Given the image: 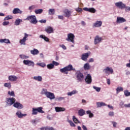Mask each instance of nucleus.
Here are the masks:
<instances>
[{
    "mask_svg": "<svg viewBox=\"0 0 130 130\" xmlns=\"http://www.w3.org/2000/svg\"><path fill=\"white\" fill-rule=\"evenodd\" d=\"M25 20L26 21H29L30 23L34 25H36L37 23H38V20H37V18H36L35 15H30L27 16Z\"/></svg>",
    "mask_w": 130,
    "mask_h": 130,
    "instance_id": "1",
    "label": "nucleus"
},
{
    "mask_svg": "<svg viewBox=\"0 0 130 130\" xmlns=\"http://www.w3.org/2000/svg\"><path fill=\"white\" fill-rule=\"evenodd\" d=\"M43 108L41 107H38V108H33L32 109V115H37L38 112L39 113H44V111L42 110Z\"/></svg>",
    "mask_w": 130,
    "mask_h": 130,
    "instance_id": "2",
    "label": "nucleus"
},
{
    "mask_svg": "<svg viewBox=\"0 0 130 130\" xmlns=\"http://www.w3.org/2000/svg\"><path fill=\"white\" fill-rule=\"evenodd\" d=\"M6 103L8 106H12L14 105L16 102V99L14 98H8L6 99Z\"/></svg>",
    "mask_w": 130,
    "mask_h": 130,
    "instance_id": "3",
    "label": "nucleus"
},
{
    "mask_svg": "<svg viewBox=\"0 0 130 130\" xmlns=\"http://www.w3.org/2000/svg\"><path fill=\"white\" fill-rule=\"evenodd\" d=\"M67 36L68 37L66 39L67 41L72 42V43H75V35L73 34H68Z\"/></svg>",
    "mask_w": 130,
    "mask_h": 130,
    "instance_id": "4",
    "label": "nucleus"
},
{
    "mask_svg": "<svg viewBox=\"0 0 130 130\" xmlns=\"http://www.w3.org/2000/svg\"><path fill=\"white\" fill-rule=\"evenodd\" d=\"M29 35L27 34V33H24V37L19 41V43L21 45H26V41L28 40V37Z\"/></svg>",
    "mask_w": 130,
    "mask_h": 130,
    "instance_id": "5",
    "label": "nucleus"
},
{
    "mask_svg": "<svg viewBox=\"0 0 130 130\" xmlns=\"http://www.w3.org/2000/svg\"><path fill=\"white\" fill-rule=\"evenodd\" d=\"M23 63H24L25 66H28V67H32V68H34V66H35L34 61L30 60H24L23 61Z\"/></svg>",
    "mask_w": 130,
    "mask_h": 130,
    "instance_id": "6",
    "label": "nucleus"
},
{
    "mask_svg": "<svg viewBox=\"0 0 130 130\" xmlns=\"http://www.w3.org/2000/svg\"><path fill=\"white\" fill-rule=\"evenodd\" d=\"M104 73L107 76L113 74V69L111 67H106L104 69Z\"/></svg>",
    "mask_w": 130,
    "mask_h": 130,
    "instance_id": "7",
    "label": "nucleus"
},
{
    "mask_svg": "<svg viewBox=\"0 0 130 130\" xmlns=\"http://www.w3.org/2000/svg\"><path fill=\"white\" fill-rule=\"evenodd\" d=\"M115 6L120 9L123 10L125 8V4L122 2H118L115 3Z\"/></svg>",
    "mask_w": 130,
    "mask_h": 130,
    "instance_id": "8",
    "label": "nucleus"
},
{
    "mask_svg": "<svg viewBox=\"0 0 130 130\" xmlns=\"http://www.w3.org/2000/svg\"><path fill=\"white\" fill-rule=\"evenodd\" d=\"M90 54H91V52H90L82 54L81 57V59L82 60H84V61H87L88 57H89Z\"/></svg>",
    "mask_w": 130,
    "mask_h": 130,
    "instance_id": "9",
    "label": "nucleus"
},
{
    "mask_svg": "<svg viewBox=\"0 0 130 130\" xmlns=\"http://www.w3.org/2000/svg\"><path fill=\"white\" fill-rule=\"evenodd\" d=\"M13 107L17 108V109H23V108H24V106L19 102H15L13 105Z\"/></svg>",
    "mask_w": 130,
    "mask_h": 130,
    "instance_id": "10",
    "label": "nucleus"
},
{
    "mask_svg": "<svg viewBox=\"0 0 130 130\" xmlns=\"http://www.w3.org/2000/svg\"><path fill=\"white\" fill-rule=\"evenodd\" d=\"M46 96L47 98H48V99H50V100H53V99H55V95H54V93L50 91H48Z\"/></svg>",
    "mask_w": 130,
    "mask_h": 130,
    "instance_id": "11",
    "label": "nucleus"
},
{
    "mask_svg": "<svg viewBox=\"0 0 130 130\" xmlns=\"http://www.w3.org/2000/svg\"><path fill=\"white\" fill-rule=\"evenodd\" d=\"M85 80L86 84H91L92 83V76L90 74H87Z\"/></svg>",
    "mask_w": 130,
    "mask_h": 130,
    "instance_id": "12",
    "label": "nucleus"
},
{
    "mask_svg": "<svg viewBox=\"0 0 130 130\" xmlns=\"http://www.w3.org/2000/svg\"><path fill=\"white\" fill-rule=\"evenodd\" d=\"M76 77L79 82H82L84 80V75L81 72L77 73Z\"/></svg>",
    "mask_w": 130,
    "mask_h": 130,
    "instance_id": "13",
    "label": "nucleus"
},
{
    "mask_svg": "<svg viewBox=\"0 0 130 130\" xmlns=\"http://www.w3.org/2000/svg\"><path fill=\"white\" fill-rule=\"evenodd\" d=\"M45 32L47 33L48 34H51V33H54V31L53 30V28L50 26H47L45 29Z\"/></svg>",
    "mask_w": 130,
    "mask_h": 130,
    "instance_id": "14",
    "label": "nucleus"
},
{
    "mask_svg": "<svg viewBox=\"0 0 130 130\" xmlns=\"http://www.w3.org/2000/svg\"><path fill=\"white\" fill-rule=\"evenodd\" d=\"M8 80L10 82H16L18 80V77L15 75H10L8 77Z\"/></svg>",
    "mask_w": 130,
    "mask_h": 130,
    "instance_id": "15",
    "label": "nucleus"
},
{
    "mask_svg": "<svg viewBox=\"0 0 130 130\" xmlns=\"http://www.w3.org/2000/svg\"><path fill=\"white\" fill-rule=\"evenodd\" d=\"M16 114L18 118H22L23 117L27 116V114H22V112L20 110L17 111Z\"/></svg>",
    "mask_w": 130,
    "mask_h": 130,
    "instance_id": "16",
    "label": "nucleus"
},
{
    "mask_svg": "<svg viewBox=\"0 0 130 130\" xmlns=\"http://www.w3.org/2000/svg\"><path fill=\"white\" fill-rule=\"evenodd\" d=\"M66 68V70H67V72H72V71H73V72H76V69L73 68V65L69 64L68 66L65 67Z\"/></svg>",
    "mask_w": 130,
    "mask_h": 130,
    "instance_id": "17",
    "label": "nucleus"
},
{
    "mask_svg": "<svg viewBox=\"0 0 130 130\" xmlns=\"http://www.w3.org/2000/svg\"><path fill=\"white\" fill-rule=\"evenodd\" d=\"M71 15H72V11L68 9H66L64 10V16H65V17H67V18H70V17H71Z\"/></svg>",
    "mask_w": 130,
    "mask_h": 130,
    "instance_id": "18",
    "label": "nucleus"
},
{
    "mask_svg": "<svg viewBox=\"0 0 130 130\" xmlns=\"http://www.w3.org/2000/svg\"><path fill=\"white\" fill-rule=\"evenodd\" d=\"M83 10L85 11V12H89V13H95L96 12V10L93 8H88L85 7L83 8Z\"/></svg>",
    "mask_w": 130,
    "mask_h": 130,
    "instance_id": "19",
    "label": "nucleus"
},
{
    "mask_svg": "<svg viewBox=\"0 0 130 130\" xmlns=\"http://www.w3.org/2000/svg\"><path fill=\"white\" fill-rule=\"evenodd\" d=\"M13 14L16 15V14H23V11L20 10L19 8H14L13 10Z\"/></svg>",
    "mask_w": 130,
    "mask_h": 130,
    "instance_id": "20",
    "label": "nucleus"
},
{
    "mask_svg": "<svg viewBox=\"0 0 130 130\" xmlns=\"http://www.w3.org/2000/svg\"><path fill=\"white\" fill-rule=\"evenodd\" d=\"M126 22V19L123 17H117V23H121L123 22Z\"/></svg>",
    "mask_w": 130,
    "mask_h": 130,
    "instance_id": "21",
    "label": "nucleus"
},
{
    "mask_svg": "<svg viewBox=\"0 0 130 130\" xmlns=\"http://www.w3.org/2000/svg\"><path fill=\"white\" fill-rule=\"evenodd\" d=\"M55 110L56 112H61L66 111V109L62 107H55Z\"/></svg>",
    "mask_w": 130,
    "mask_h": 130,
    "instance_id": "22",
    "label": "nucleus"
},
{
    "mask_svg": "<svg viewBox=\"0 0 130 130\" xmlns=\"http://www.w3.org/2000/svg\"><path fill=\"white\" fill-rule=\"evenodd\" d=\"M0 43H6V44H10L11 41L8 39H0Z\"/></svg>",
    "mask_w": 130,
    "mask_h": 130,
    "instance_id": "23",
    "label": "nucleus"
},
{
    "mask_svg": "<svg viewBox=\"0 0 130 130\" xmlns=\"http://www.w3.org/2000/svg\"><path fill=\"white\" fill-rule=\"evenodd\" d=\"M78 91L77 90H73L71 92H68L67 93L68 96H73V95H76V94H78Z\"/></svg>",
    "mask_w": 130,
    "mask_h": 130,
    "instance_id": "24",
    "label": "nucleus"
},
{
    "mask_svg": "<svg viewBox=\"0 0 130 130\" xmlns=\"http://www.w3.org/2000/svg\"><path fill=\"white\" fill-rule=\"evenodd\" d=\"M21 22H23V20L18 18L16 19L14 22V25L15 26H19L21 23Z\"/></svg>",
    "mask_w": 130,
    "mask_h": 130,
    "instance_id": "25",
    "label": "nucleus"
},
{
    "mask_svg": "<svg viewBox=\"0 0 130 130\" xmlns=\"http://www.w3.org/2000/svg\"><path fill=\"white\" fill-rule=\"evenodd\" d=\"M33 79L38 82H42V76H34Z\"/></svg>",
    "mask_w": 130,
    "mask_h": 130,
    "instance_id": "26",
    "label": "nucleus"
},
{
    "mask_svg": "<svg viewBox=\"0 0 130 130\" xmlns=\"http://www.w3.org/2000/svg\"><path fill=\"white\" fill-rule=\"evenodd\" d=\"M30 53L32 55H37V54H39V51L38 49H34L33 50L30 51Z\"/></svg>",
    "mask_w": 130,
    "mask_h": 130,
    "instance_id": "27",
    "label": "nucleus"
},
{
    "mask_svg": "<svg viewBox=\"0 0 130 130\" xmlns=\"http://www.w3.org/2000/svg\"><path fill=\"white\" fill-rule=\"evenodd\" d=\"M48 91H47V89L46 88H43L42 91H41V95H45L46 96L47 95L48 93Z\"/></svg>",
    "mask_w": 130,
    "mask_h": 130,
    "instance_id": "28",
    "label": "nucleus"
},
{
    "mask_svg": "<svg viewBox=\"0 0 130 130\" xmlns=\"http://www.w3.org/2000/svg\"><path fill=\"white\" fill-rule=\"evenodd\" d=\"M84 69L85 71H88V70H90L91 69V66H90V64L89 63H86L84 65Z\"/></svg>",
    "mask_w": 130,
    "mask_h": 130,
    "instance_id": "29",
    "label": "nucleus"
},
{
    "mask_svg": "<svg viewBox=\"0 0 130 130\" xmlns=\"http://www.w3.org/2000/svg\"><path fill=\"white\" fill-rule=\"evenodd\" d=\"M60 72L61 73H62L63 74H66V75H68V74H69V72H68V70H67V68L66 67L60 69Z\"/></svg>",
    "mask_w": 130,
    "mask_h": 130,
    "instance_id": "30",
    "label": "nucleus"
},
{
    "mask_svg": "<svg viewBox=\"0 0 130 130\" xmlns=\"http://www.w3.org/2000/svg\"><path fill=\"white\" fill-rule=\"evenodd\" d=\"M48 14L50 16H52V15H54V14H55V10L54 9H50L48 11Z\"/></svg>",
    "mask_w": 130,
    "mask_h": 130,
    "instance_id": "31",
    "label": "nucleus"
},
{
    "mask_svg": "<svg viewBox=\"0 0 130 130\" xmlns=\"http://www.w3.org/2000/svg\"><path fill=\"white\" fill-rule=\"evenodd\" d=\"M40 38H42V39H44L46 42H49V39L48 38L46 37L45 36L42 35L40 36Z\"/></svg>",
    "mask_w": 130,
    "mask_h": 130,
    "instance_id": "32",
    "label": "nucleus"
},
{
    "mask_svg": "<svg viewBox=\"0 0 130 130\" xmlns=\"http://www.w3.org/2000/svg\"><path fill=\"white\" fill-rule=\"evenodd\" d=\"M67 121L68 122H69V123H70V126L73 127H76V124H75V123H74V122H73V121L70 120V119H69V118H67Z\"/></svg>",
    "mask_w": 130,
    "mask_h": 130,
    "instance_id": "33",
    "label": "nucleus"
},
{
    "mask_svg": "<svg viewBox=\"0 0 130 130\" xmlns=\"http://www.w3.org/2000/svg\"><path fill=\"white\" fill-rule=\"evenodd\" d=\"M43 12V9H36L35 10V13L37 15H40Z\"/></svg>",
    "mask_w": 130,
    "mask_h": 130,
    "instance_id": "34",
    "label": "nucleus"
},
{
    "mask_svg": "<svg viewBox=\"0 0 130 130\" xmlns=\"http://www.w3.org/2000/svg\"><path fill=\"white\" fill-rule=\"evenodd\" d=\"M72 119L74 122H75V123H81V122H80V121H79L78 118H77V117H76V116H73Z\"/></svg>",
    "mask_w": 130,
    "mask_h": 130,
    "instance_id": "35",
    "label": "nucleus"
},
{
    "mask_svg": "<svg viewBox=\"0 0 130 130\" xmlns=\"http://www.w3.org/2000/svg\"><path fill=\"white\" fill-rule=\"evenodd\" d=\"M55 101H58L60 102V101H62V100H64V98L62 96H57L56 98H55Z\"/></svg>",
    "mask_w": 130,
    "mask_h": 130,
    "instance_id": "36",
    "label": "nucleus"
},
{
    "mask_svg": "<svg viewBox=\"0 0 130 130\" xmlns=\"http://www.w3.org/2000/svg\"><path fill=\"white\" fill-rule=\"evenodd\" d=\"M78 113L80 116H83V115L85 114V110H84L83 109H80L79 110Z\"/></svg>",
    "mask_w": 130,
    "mask_h": 130,
    "instance_id": "37",
    "label": "nucleus"
},
{
    "mask_svg": "<svg viewBox=\"0 0 130 130\" xmlns=\"http://www.w3.org/2000/svg\"><path fill=\"white\" fill-rule=\"evenodd\" d=\"M37 66H39V67H41L42 68H45L46 67V64L44 62H38L37 63Z\"/></svg>",
    "mask_w": 130,
    "mask_h": 130,
    "instance_id": "38",
    "label": "nucleus"
},
{
    "mask_svg": "<svg viewBox=\"0 0 130 130\" xmlns=\"http://www.w3.org/2000/svg\"><path fill=\"white\" fill-rule=\"evenodd\" d=\"M86 113L88 114L89 118H92L94 116V114L90 110L87 111Z\"/></svg>",
    "mask_w": 130,
    "mask_h": 130,
    "instance_id": "39",
    "label": "nucleus"
},
{
    "mask_svg": "<svg viewBox=\"0 0 130 130\" xmlns=\"http://www.w3.org/2000/svg\"><path fill=\"white\" fill-rule=\"evenodd\" d=\"M4 87L8 88V89H11V88H12V85L11 84V83H5L4 84Z\"/></svg>",
    "mask_w": 130,
    "mask_h": 130,
    "instance_id": "40",
    "label": "nucleus"
},
{
    "mask_svg": "<svg viewBox=\"0 0 130 130\" xmlns=\"http://www.w3.org/2000/svg\"><path fill=\"white\" fill-rule=\"evenodd\" d=\"M47 68L48 70H52V69H54V66L52 63H50L47 65Z\"/></svg>",
    "mask_w": 130,
    "mask_h": 130,
    "instance_id": "41",
    "label": "nucleus"
},
{
    "mask_svg": "<svg viewBox=\"0 0 130 130\" xmlns=\"http://www.w3.org/2000/svg\"><path fill=\"white\" fill-rule=\"evenodd\" d=\"M123 89L122 87H118L116 89V93L118 94L120 92L123 91Z\"/></svg>",
    "mask_w": 130,
    "mask_h": 130,
    "instance_id": "42",
    "label": "nucleus"
},
{
    "mask_svg": "<svg viewBox=\"0 0 130 130\" xmlns=\"http://www.w3.org/2000/svg\"><path fill=\"white\" fill-rule=\"evenodd\" d=\"M8 94L9 95V96H11L12 97H15V91H8Z\"/></svg>",
    "mask_w": 130,
    "mask_h": 130,
    "instance_id": "43",
    "label": "nucleus"
},
{
    "mask_svg": "<svg viewBox=\"0 0 130 130\" xmlns=\"http://www.w3.org/2000/svg\"><path fill=\"white\" fill-rule=\"evenodd\" d=\"M19 56H20V58H21V59H27V58H29L28 56H26L24 54L20 55Z\"/></svg>",
    "mask_w": 130,
    "mask_h": 130,
    "instance_id": "44",
    "label": "nucleus"
},
{
    "mask_svg": "<svg viewBox=\"0 0 130 130\" xmlns=\"http://www.w3.org/2000/svg\"><path fill=\"white\" fill-rule=\"evenodd\" d=\"M11 19H13V16H7L4 18V21H8V20H11Z\"/></svg>",
    "mask_w": 130,
    "mask_h": 130,
    "instance_id": "45",
    "label": "nucleus"
},
{
    "mask_svg": "<svg viewBox=\"0 0 130 130\" xmlns=\"http://www.w3.org/2000/svg\"><path fill=\"white\" fill-rule=\"evenodd\" d=\"M34 9H36V6L31 5L28 7V11H32V10H34Z\"/></svg>",
    "mask_w": 130,
    "mask_h": 130,
    "instance_id": "46",
    "label": "nucleus"
},
{
    "mask_svg": "<svg viewBox=\"0 0 130 130\" xmlns=\"http://www.w3.org/2000/svg\"><path fill=\"white\" fill-rule=\"evenodd\" d=\"M105 106H106V104L103 102L98 103V107H101Z\"/></svg>",
    "mask_w": 130,
    "mask_h": 130,
    "instance_id": "47",
    "label": "nucleus"
},
{
    "mask_svg": "<svg viewBox=\"0 0 130 130\" xmlns=\"http://www.w3.org/2000/svg\"><path fill=\"white\" fill-rule=\"evenodd\" d=\"M75 10L76 11V12H78V13H82V12H83V9L79 7L77 8H76Z\"/></svg>",
    "mask_w": 130,
    "mask_h": 130,
    "instance_id": "48",
    "label": "nucleus"
},
{
    "mask_svg": "<svg viewBox=\"0 0 130 130\" xmlns=\"http://www.w3.org/2000/svg\"><path fill=\"white\" fill-rule=\"evenodd\" d=\"M94 43L95 45L98 44V36H96L94 38Z\"/></svg>",
    "mask_w": 130,
    "mask_h": 130,
    "instance_id": "49",
    "label": "nucleus"
},
{
    "mask_svg": "<svg viewBox=\"0 0 130 130\" xmlns=\"http://www.w3.org/2000/svg\"><path fill=\"white\" fill-rule=\"evenodd\" d=\"M124 95H125V96H128L130 95V92H128V90H125L124 91Z\"/></svg>",
    "mask_w": 130,
    "mask_h": 130,
    "instance_id": "50",
    "label": "nucleus"
},
{
    "mask_svg": "<svg viewBox=\"0 0 130 130\" xmlns=\"http://www.w3.org/2000/svg\"><path fill=\"white\" fill-rule=\"evenodd\" d=\"M37 122H38V120H37V119H34V120H32L31 121V123L32 124H36V123H37Z\"/></svg>",
    "mask_w": 130,
    "mask_h": 130,
    "instance_id": "51",
    "label": "nucleus"
},
{
    "mask_svg": "<svg viewBox=\"0 0 130 130\" xmlns=\"http://www.w3.org/2000/svg\"><path fill=\"white\" fill-rule=\"evenodd\" d=\"M52 64H53V66L54 67V66H58L59 64V63H58L55 61H53Z\"/></svg>",
    "mask_w": 130,
    "mask_h": 130,
    "instance_id": "52",
    "label": "nucleus"
},
{
    "mask_svg": "<svg viewBox=\"0 0 130 130\" xmlns=\"http://www.w3.org/2000/svg\"><path fill=\"white\" fill-rule=\"evenodd\" d=\"M60 47H61L64 50H66L67 49V47L64 44L60 45H59Z\"/></svg>",
    "mask_w": 130,
    "mask_h": 130,
    "instance_id": "53",
    "label": "nucleus"
},
{
    "mask_svg": "<svg viewBox=\"0 0 130 130\" xmlns=\"http://www.w3.org/2000/svg\"><path fill=\"white\" fill-rule=\"evenodd\" d=\"M9 24H10V22L9 21H4L3 23V26H7V25H9Z\"/></svg>",
    "mask_w": 130,
    "mask_h": 130,
    "instance_id": "54",
    "label": "nucleus"
},
{
    "mask_svg": "<svg viewBox=\"0 0 130 130\" xmlns=\"http://www.w3.org/2000/svg\"><path fill=\"white\" fill-rule=\"evenodd\" d=\"M39 22L41 23H46V20L42 19V20H39Z\"/></svg>",
    "mask_w": 130,
    "mask_h": 130,
    "instance_id": "55",
    "label": "nucleus"
},
{
    "mask_svg": "<svg viewBox=\"0 0 130 130\" xmlns=\"http://www.w3.org/2000/svg\"><path fill=\"white\" fill-rule=\"evenodd\" d=\"M46 130H55L52 127H46Z\"/></svg>",
    "mask_w": 130,
    "mask_h": 130,
    "instance_id": "56",
    "label": "nucleus"
},
{
    "mask_svg": "<svg viewBox=\"0 0 130 130\" xmlns=\"http://www.w3.org/2000/svg\"><path fill=\"white\" fill-rule=\"evenodd\" d=\"M109 115L110 116H114V112H110L109 113Z\"/></svg>",
    "mask_w": 130,
    "mask_h": 130,
    "instance_id": "57",
    "label": "nucleus"
},
{
    "mask_svg": "<svg viewBox=\"0 0 130 130\" xmlns=\"http://www.w3.org/2000/svg\"><path fill=\"white\" fill-rule=\"evenodd\" d=\"M58 18L60 20H63V16L58 15Z\"/></svg>",
    "mask_w": 130,
    "mask_h": 130,
    "instance_id": "58",
    "label": "nucleus"
},
{
    "mask_svg": "<svg viewBox=\"0 0 130 130\" xmlns=\"http://www.w3.org/2000/svg\"><path fill=\"white\" fill-rule=\"evenodd\" d=\"M124 9H125L126 11H130V7H127V6L126 7V5H125V7Z\"/></svg>",
    "mask_w": 130,
    "mask_h": 130,
    "instance_id": "59",
    "label": "nucleus"
},
{
    "mask_svg": "<svg viewBox=\"0 0 130 130\" xmlns=\"http://www.w3.org/2000/svg\"><path fill=\"white\" fill-rule=\"evenodd\" d=\"M111 122L113 124V127H116V125H117V123L113 121H112Z\"/></svg>",
    "mask_w": 130,
    "mask_h": 130,
    "instance_id": "60",
    "label": "nucleus"
},
{
    "mask_svg": "<svg viewBox=\"0 0 130 130\" xmlns=\"http://www.w3.org/2000/svg\"><path fill=\"white\" fill-rule=\"evenodd\" d=\"M93 27H98V21H96L95 23H93Z\"/></svg>",
    "mask_w": 130,
    "mask_h": 130,
    "instance_id": "61",
    "label": "nucleus"
},
{
    "mask_svg": "<svg viewBox=\"0 0 130 130\" xmlns=\"http://www.w3.org/2000/svg\"><path fill=\"white\" fill-rule=\"evenodd\" d=\"M102 25V22L101 21H98V27H101Z\"/></svg>",
    "mask_w": 130,
    "mask_h": 130,
    "instance_id": "62",
    "label": "nucleus"
},
{
    "mask_svg": "<svg viewBox=\"0 0 130 130\" xmlns=\"http://www.w3.org/2000/svg\"><path fill=\"white\" fill-rule=\"evenodd\" d=\"M88 62H94V59L93 58H91L88 60Z\"/></svg>",
    "mask_w": 130,
    "mask_h": 130,
    "instance_id": "63",
    "label": "nucleus"
},
{
    "mask_svg": "<svg viewBox=\"0 0 130 130\" xmlns=\"http://www.w3.org/2000/svg\"><path fill=\"white\" fill-rule=\"evenodd\" d=\"M129 63H127V64H126V66L127 68H130V60H129Z\"/></svg>",
    "mask_w": 130,
    "mask_h": 130,
    "instance_id": "64",
    "label": "nucleus"
}]
</instances>
